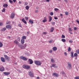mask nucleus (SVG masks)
<instances>
[{
  "mask_svg": "<svg viewBox=\"0 0 79 79\" xmlns=\"http://www.w3.org/2000/svg\"><path fill=\"white\" fill-rule=\"evenodd\" d=\"M15 14L14 13L12 12L11 14V18L13 19V18H15Z\"/></svg>",
  "mask_w": 79,
  "mask_h": 79,
  "instance_id": "obj_12",
  "label": "nucleus"
},
{
  "mask_svg": "<svg viewBox=\"0 0 79 79\" xmlns=\"http://www.w3.org/2000/svg\"><path fill=\"white\" fill-rule=\"evenodd\" d=\"M18 46L19 48H21V49H24L27 46V44H25L22 45L21 44H19L18 45Z\"/></svg>",
  "mask_w": 79,
  "mask_h": 79,
  "instance_id": "obj_1",
  "label": "nucleus"
},
{
  "mask_svg": "<svg viewBox=\"0 0 79 79\" xmlns=\"http://www.w3.org/2000/svg\"><path fill=\"white\" fill-rule=\"evenodd\" d=\"M40 79L39 77H37V79Z\"/></svg>",
  "mask_w": 79,
  "mask_h": 79,
  "instance_id": "obj_63",
  "label": "nucleus"
},
{
  "mask_svg": "<svg viewBox=\"0 0 79 79\" xmlns=\"http://www.w3.org/2000/svg\"><path fill=\"white\" fill-rule=\"evenodd\" d=\"M52 25H54V24H55V23L54 22H52Z\"/></svg>",
  "mask_w": 79,
  "mask_h": 79,
  "instance_id": "obj_56",
  "label": "nucleus"
},
{
  "mask_svg": "<svg viewBox=\"0 0 79 79\" xmlns=\"http://www.w3.org/2000/svg\"><path fill=\"white\" fill-rule=\"evenodd\" d=\"M43 34L44 35H45V34H47V33L46 32H44L43 33Z\"/></svg>",
  "mask_w": 79,
  "mask_h": 79,
  "instance_id": "obj_54",
  "label": "nucleus"
},
{
  "mask_svg": "<svg viewBox=\"0 0 79 79\" xmlns=\"http://www.w3.org/2000/svg\"><path fill=\"white\" fill-rule=\"evenodd\" d=\"M6 27L7 29H10L11 28V26L10 25H7L6 26Z\"/></svg>",
  "mask_w": 79,
  "mask_h": 79,
  "instance_id": "obj_11",
  "label": "nucleus"
},
{
  "mask_svg": "<svg viewBox=\"0 0 79 79\" xmlns=\"http://www.w3.org/2000/svg\"><path fill=\"white\" fill-rule=\"evenodd\" d=\"M5 12V8H3V9L2 10V12Z\"/></svg>",
  "mask_w": 79,
  "mask_h": 79,
  "instance_id": "obj_35",
  "label": "nucleus"
},
{
  "mask_svg": "<svg viewBox=\"0 0 79 79\" xmlns=\"http://www.w3.org/2000/svg\"><path fill=\"white\" fill-rule=\"evenodd\" d=\"M55 19H58V18L57 17H54Z\"/></svg>",
  "mask_w": 79,
  "mask_h": 79,
  "instance_id": "obj_53",
  "label": "nucleus"
},
{
  "mask_svg": "<svg viewBox=\"0 0 79 79\" xmlns=\"http://www.w3.org/2000/svg\"><path fill=\"white\" fill-rule=\"evenodd\" d=\"M3 47V44L1 42H0V48Z\"/></svg>",
  "mask_w": 79,
  "mask_h": 79,
  "instance_id": "obj_29",
  "label": "nucleus"
},
{
  "mask_svg": "<svg viewBox=\"0 0 79 79\" xmlns=\"http://www.w3.org/2000/svg\"><path fill=\"white\" fill-rule=\"evenodd\" d=\"M25 19L26 20V21H27V20H28V19H29V18H28V17H25Z\"/></svg>",
  "mask_w": 79,
  "mask_h": 79,
  "instance_id": "obj_42",
  "label": "nucleus"
},
{
  "mask_svg": "<svg viewBox=\"0 0 79 79\" xmlns=\"http://www.w3.org/2000/svg\"><path fill=\"white\" fill-rule=\"evenodd\" d=\"M52 52H53V51H52V50H49V53H52Z\"/></svg>",
  "mask_w": 79,
  "mask_h": 79,
  "instance_id": "obj_47",
  "label": "nucleus"
},
{
  "mask_svg": "<svg viewBox=\"0 0 79 79\" xmlns=\"http://www.w3.org/2000/svg\"><path fill=\"white\" fill-rule=\"evenodd\" d=\"M6 28L4 27L2 29V32H4L5 31H6Z\"/></svg>",
  "mask_w": 79,
  "mask_h": 79,
  "instance_id": "obj_20",
  "label": "nucleus"
},
{
  "mask_svg": "<svg viewBox=\"0 0 79 79\" xmlns=\"http://www.w3.org/2000/svg\"><path fill=\"white\" fill-rule=\"evenodd\" d=\"M71 48L70 47H69L68 49V50L69 52H70V51H71Z\"/></svg>",
  "mask_w": 79,
  "mask_h": 79,
  "instance_id": "obj_37",
  "label": "nucleus"
},
{
  "mask_svg": "<svg viewBox=\"0 0 79 79\" xmlns=\"http://www.w3.org/2000/svg\"><path fill=\"white\" fill-rule=\"evenodd\" d=\"M64 0V1L65 2H66V3L68 2V0Z\"/></svg>",
  "mask_w": 79,
  "mask_h": 79,
  "instance_id": "obj_60",
  "label": "nucleus"
},
{
  "mask_svg": "<svg viewBox=\"0 0 79 79\" xmlns=\"http://www.w3.org/2000/svg\"><path fill=\"white\" fill-rule=\"evenodd\" d=\"M39 7L38 6L36 7V9H37V10H38V9H39Z\"/></svg>",
  "mask_w": 79,
  "mask_h": 79,
  "instance_id": "obj_61",
  "label": "nucleus"
},
{
  "mask_svg": "<svg viewBox=\"0 0 79 79\" xmlns=\"http://www.w3.org/2000/svg\"><path fill=\"white\" fill-rule=\"evenodd\" d=\"M21 42V43L23 44L24 43V40L23 39H22Z\"/></svg>",
  "mask_w": 79,
  "mask_h": 79,
  "instance_id": "obj_22",
  "label": "nucleus"
},
{
  "mask_svg": "<svg viewBox=\"0 0 79 79\" xmlns=\"http://www.w3.org/2000/svg\"><path fill=\"white\" fill-rule=\"evenodd\" d=\"M46 0L47 2H50V0Z\"/></svg>",
  "mask_w": 79,
  "mask_h": 79,
  "instance_id": "obj_57",
  "label": "nucleus"
},
{
  "mask_svg": "<svg viewBox=\"0 0 79 79\" xmlns=\"http://www.w3.org/2000/svg\"><path fill=\"white\" fill-rule=\"evenodd\" d=\"M76 53H77V54H79V50H78L76 51Z\"/></svg>",
  "mask_w": 79,
  "mask_h": 79,
  "instance_id": "obj_44",
  "label": "nucleus"
},
{
  "mask_svg": "<svg viewBox=\"0 0 79 79\" xmlns=\"http://www.w3.org/2000/svg\"><path fill=\"white\" fill-rule=\"evenodd\" d=\"M52 42H53V40H50L49 41V42L51 44L52 43Z\"/></svg>",
  "mask_w": 79,
  "mask_h": 79,
  "instance_id": "obj_38",
  "label": "nucleus"
},
{
  "mask_svg": "<svg viewBox=\"0 0 79 79\" xmlns=\"http://www.w3.org/2000/svg\"><path fill=\"white\" fill-rule=\"evenodd\" d=\"M29 22L31 23V24H33L34 23V22L33 21L31 20H29Z\"/></svg>",
  "mask_w": 79,
  "mask_h": 79,
  "instance_id": "obj_25",
  "label": "nucleus"
},
{
  "mask_svg": "<svg viewBox=\"0 0 79 79\" xmlns=\"http://www.w3.org/2000/svg\"><path fill=\"white\" fill-rule=\"evenodd\" d=\"M23 67L24 69H30V66L28 65H23Z\"/></svg>",
  "mask_w": 79,
  "mask_h": 79,
  "instance_id": "obj_2",
  "label": "nucleus"
},
{
  "mask_svg": "<svg viewBox=\"0 0 79 79\" xmlns=\"http://www.w3.org/2000/svg\"><path fill=\"white\" fill-rule=\"evenodd\" d=\"M49 22H50V21H52V17L51 16H49Z\"/></svg>",
  "mask_w": 79,
  "mask_h": 79,
  "instance_id": "obj_19",
  "label": "nucleus"
},
{
  "mask_svg": "<svg viewBox=\"0 0 79 79\" xmlns=\"http://www.w3.org/2000/svg\"><path fill=\"white\" fill-rule=\"evenodd\" d=\"M69 43H73V40H69Z\"/></svg>",
  "mask_w": 79,
  "mask_h": 79,
  "instance_id": "obj_50",
  "label": "nucleus"
},
{
  "mask_svg": "<svg viewBox=\"0 0 79 79\" xmlns=\"http://www.w3.org/2000/svg\"><path fill=\"white\" fill-rule=\"evenodd\" d=\"M50 15L51 16H52V15H53V12H51L50 13Z\"/></svg>",
  "mask_w": 79,
  "mask_h": 79,
  "instance_id": "obj_49",
  "label": "nucleus"
},
{
  "mask_svg": "<svg viewBox=\"0 0 79 79\" xmlns=\"http://www.w3.org/2000/svg\"><path fill=\"white\" fill-rule=\"evenodd\" d=\"M74 52H71V56L72 58H73L74 57Z\"/></svg>",
  "mask_w": 79,
  "mask_h": 79,
  "instance_id": "obj_21",
  "label": "nucleus"
},
{
  "mask_svg": "<svg viewBox=\"0 0 79 79\" xmlns=\"http://www.w3.org/2000/svg\"><path fill=\"white\" fill-rule=\"evenodd\" d=\"M47 20L45 18H44V19L43 20V23H45V22H47Z\"/></svg>",
  "mask_w": 79,
  "mask_h": 79,
  "instance_id": "obj_24",
  "label": "nucleus"
},
{
  "mask_svg": "<svg viewBox=\"0 0 79 79\" xmlns=\"http://www.w3.org/2000/svg\"><path fill=\"white\" fill-rule=\"evenodd\" d=\"M61 73L62 74H65L64 72H62Z\"/></svg>",
  "mask_w": 79,
  "mask_h": 79,
  "instance_id": "obj_55",
  "label": "nucleus"
},
{
  "mask_svg": "<svg viewBox=\"0 0 79 79\" xmlns=\"http://www.w3.org/2000/svg\"><path fill=\"white\" fill-rule=\"evenodd\" d=\"M74 56H77V53H75L74 54Z\"/></svg>",
  "mask_w": 79,
  "mask_h": 79,
  "instance_id": "obj_43",
  "label": "nucleus"
},
{
  "mask_svg": "<svg viewBox=\"0 0 79 79\" xmlns=\"http://www.w3.org/2000/svg\"><path fill=\"white\" fill-rule=\"evenodd\" d=\"M61 41L63 42H66V40H65V39H62Z\"/></svg>",
  "mask_w": 79,
  "mask_h": 79,
  "instance_id": "obj_31",
  "label": "nucleus"
},
{
  "mask_svg": "<svg viewBox=\"0 0 79 79\" xmlns=\"http://www.w3.org/2000/svg\"><path fill=\"white\" fill-rule=\"evenodd\" d=\"M20 59H22V60L25 61L27 60V58H26L25 57H23V56H20Z\"/></svg>",
  "mask_w": 79,
  "mask_h": 79,
  "instance_id": "obj_6",
  "label": "nucleus"
},
{
  "mask_svg": "<svg viewBox=\"0 0 79 79\" xmlns=\"http://www.w3.org/2000/svg\"><path fill=\"white\" fill-rule=\"evenodd\" d=\"M3 7H5L6 8L8 6V4H5L3 5Z\"/></svg>",
  "mask_w": 79,
  "mask_h": 79,
  "instance_id": "obj_23",
  "label": "nucleus"
},
{
  "mask_svg": "<svg viewBox=\"0 0 79 79\" xmlns=\"http://www.w3.org/2000/svg\"><path fill=\"white\" fill-rule=\"evenodd\" d=\"M29 76H31V77H34V76L33 73L31 71L29 72Z\"/></svg>",
  "mask_w": 79,
  "mask_h": 79,
  "instance_id": "obj_8",
  "label": "nucleus"
},
{
  "mask_svg": "<svg viewBox=\"0 0 79 79\" xmlns=\"http://www.w3.org/2000/svg\"><path fill=\"white\" fill-rule=\"evenodd\" d=\"M68 65L69 67V70H70V69H71L72 68V65H71V63L69 62L68 63Z\"/></svg>",
  "mask_w": 79,
  "mask_h": 79,
  "instance_id": "obj_4",
  "label": "nucleus"
},
{
  "mask_svg": "<svg viewBox=\"0 0 79 79\" xmlns=\"http://www.w3.org/2000/svg\"><path fill=\"white\" fill-rule=\"evenodd\" d=\"M35 13H38V10H35Z\"/></svg>",
  "mask_w": 79,
  "mask_h": 79,
  "instance_id": "obj_62",
  "label": "nucleus"
},
{
  "mask_svg": "<svg viewBox=\"0 0 79 79\" xmlns=\"http://www.w3.org/2000/svg\"><path fill=\"white\" fill-rule=\"evenodd\" d=\"M73 29H74V30L75 31H76V30H77V28H76V27H74Z\"/></svg>",
  "mask_w": 79,
  "mask_h": 79,
  "instance_id": "obj_46",
  "label": "nucleus"
},
{
  "mask_svg": "<svg viewBox=\"0 0 79 79\" xmlns=\"http://www.w3.org/2000/svg\"><path fill=\"white\" fill-rule=\"evenodd\" d=\"M6 24H10V22L9 21H7L6 22Z\"/></svg>",
  "mask_w": 79,
  "mask_h": 79,
  "instance_id": "obj_40",
  "label": "nucleus"
},
{
  "mask_svg": "<svg viewBox=\"0 0 79 79\" xmlns=\"http://www.w3.org/2000/svg\"><path fill=\"white\" fill-rule=\"evenodd\" d=\"M54 10L55 11H58V10H59V9L57 8H55L54 9Z\"/></svg>",
  "mask_w": 79,
  "mask_h": 79,
  "instance_id": "obj_34",
  "label": "nucleus"
},
{
  "mask_svg": "<svg viewBox=\"0 0 79 79\" xmlns=\"http://www.w3.org/2000/svg\"><path fill=\"white\" fill-rule=\"evenodd\" d=\"M14 43L15 44H16V45H19V42H18V41L17 40H15L14 41Z\"/></svg>",
  "mask_w": 79,
  "mask_h": 79,
  "instance_id": "obj_18",
  "label": "nucleus"
},
{
  "mask_svg": "<svg viewBox=\"0 0 79 79\" xmlns=\"http://www.w3.org/2000/svg\"><path fill=\"white\" fill-rule=\"evenodd\" d=\"M75 79H79V76H77L75 78Z\"/></svg>",
  "mask_w": 79,
  "mask_h": 79,
  "instance_id": "obj_41",
  "label": "nucleus"
},
{
  "mask_svg": "<svg viewBox=\"0 0 79 79\" xmlns=\"http://www.w3.org/2000/svg\"><path fill=\"white\" fill-rule=\"evenodd\" d=\"M54 30V28L53 27H52L51 29V32H53Z\"/></svg>",
  "mask_w": 79,
  "mask_h": 79,
  "instance_id": "obj_28",
  "label": "nucleus"
},
{
  "mask_svg": "<svg viewBox=\"0 0 79 79\" xmlns=\"http://www.w3.org/2000/svg\"><path fill=\"white\" fill-rule=\"evenodd\" d=\"M69 32H72V31H73V30H72V29H71V28H69Z\"/></svg>",
  "mask_w": 79,
  "mask_h": 79,
  "instance_id": "obj_33",
  "label": "nucleus"
},
{
  "mask_svg": "<svg viewBox=\"0 0 79 79\" xmlns=\"http://www.w3.org/2000/svg\"><path fill=\"white\" fill-rule=\"evenodd\" d=\"M4 56L5 57V59L6 60H7V61H9V60H10V59L9 57L7 56V55H4Z\"/></svg>",
  "mask_w": 79,
  "mask_h": 79,
  "instance_id": "obj_5",
  "label": "nucleus"
},
{
  "mask_svg": "<svg viewBox=\"0 0 79 79\" xmlns=\"http://www.w3.org/2000/svg\"><path fill=\"white\" fill-rule=\"evenodd\" d=\"M61 37L62 38H65V36L64 35H62Z\"/></svg>",
  "mask_w": 79,
  "mask_h": 79,
  "instance_id": "obj_48",
  "label": "nucleus"
},
{
  "mask_svg": "<svg viewBox=\"0 0 79 79\" xmlns=\"http://www.w3.org/2000/svg\"><path fill=\"white\" fill-rule=\"evenodd\" d=\"M52 49L53 51H56V50H57V48H56V47H54L52 48Z\"/></svg>",
  "mask_w": 79,
  "mask_h": 79,
  "instance_id": "obj_17",
  "label": "nucleus"
},
{
  "mask_svg": "<svg viewBox=\"0 0 79 79\" xmlns=\"http://www.w3.org/2000/svg\"><path fill=\"white\" fill-rule=\"evenodd\" d=\"M65 15H68L69 14V12H65Z\"/></svg>",
  "mask_w": 79,
  "mask_h": 79,
  "instance_id": "obj_32",
  "label": "nucleus"
},
{
  "mask_svg": "<svg viewBox=\"0 0 79 79\" xmlns=\"http://www.w3.org/2000/svg\"><path fill=\"white\" fill-rule=\"evenodd\" d=\"M52 67H53V68H58V67L56 66V64H52Z\"/></svg>",
  "mask_w": 79,
  "mask_h": 79,
  "instance_id": "obj_14",
  "label": "nucleus"
},
{
  "mask_svg": "<svg viewBox=\"0 0 79 79\" xmlns=\"http://www.w3.org/2000/svg\"><path fill=\"white\" fill-rule=\"evenodd\" d=\"M28 61H29V62L30 63V64H32L33 63V61L31 59H29L28 60Z\"/></svg>",
  "mask_w": 79,
  "mask_h": 79,
  "instance_id": "obj_10",
  "label": "nucleus"
},
{
  "mask_svg": "<svg viewBox=\"0 0 79 79\" xmlns=\"http://www.w3.org/2000/svg\"><path fill=\"white\" fill-rule=\"evenodd\" d=\"M52 74L53 76H55V77H56L59 76V75L58 73H53Z\"/></svg>",
  "mask_w": 79,
  "mask_h": 79,
  "instance_id": "obj_7",
  "label": "nucleus"
},
{
  "mask_svg": "<svg viewBox=\"0 0 79 79\" xmlns=\"http://www.w3.org/2000/svg\"><path fill=\"white\" fill-rule=\"evenodd\" d=\"M76 22H77L78 23V24H79V20H76Z\"/></svg>",
  "mask_w": 79,
  "mask_h": 79,
  "instance_id": "obj_58",
  "label": "nucleus"
},
{
  "mask_svg": "<svg viewBox=\"0 0 79 79\" xmlns=\"http://www.w3.org/2000/svg\"><path fill=\"white\" fill-rule=\"evenodd\" d=\"M28 4V3H27V2H25V3H24V6H26V5H27Z\"/></svg>",
  "mask_w": 79,
  "mask_h": 79,
  "instance_id": "obj_36",
  "label": "nucleus"
},
{
  "mask_svg": "<svg viewBox=\"0 0 79 79\" xmlns=\"http://www.w3.org/2000/svg\"><path fill=\"white\" fill-rule=\"evenodd\" d=\"M0 71H1L2 72L5 71V68H4V67H3V66H2L0 67Z\"/></svg>",
  "mask_w": 79,
  "mask_h": 79,
  "instance_id": "obj_9",
  "label": "nucleus"
},
{
  "mask_svg": "<svg viewBox=\"0 0 79 79\" xmlns=\"http://www.w3.org/2000/svg\"><path fill=\"white\" fill-rule=\"evenodd\" d=\"M51 61L52 63H55V60L52 58L51 59Z\"/></svg>",
  "mask_w": 79,
  "mask_h": 79,
  "instance_id": "obj_26",
  "label": "nucleus"
},
{
  "mask_svg": "<svg viewBox=\"0 0 79 79\" xmlns=\"http://www.w3.org/2000/svg\"><path fill=\"white\" fill-rule=\"evenodd\" d=\"M1 60L4 63L5 62V58H4L3 57H1Z\"/></svg>",
  "mask_w": 79,
  "mask_h": 79,
  "instance_id": "obj_16",
  "label": "nucleus"
},
{
  "mask_svg": "<svg viewBox=\"0 0 79 79\" xmlns=\"http://www.w3.org/2000/svg\"><path fill=\"white\" fill-rule=\"evenodd\" d=\"M3 24L2 23H0V26H3Z\"/></svg>",
  "mask_w": 79,
  "mask_h": 79,
  "instance_id": "obj_52",
  "label": "nucleus"
},
{
  "mask_svg": "<svg viewBox=\"0 0 79 79\" xmlns=\"http://www.w3.org/2000/svg\"><path fill=\"white\" fill-rule=\"evenodd\" d=\"M35 63L36 64V65H38V66H40L42 64V63L40 61H35Z\"/></svg>",
  "mask_w": 79,
  "mask_h": 79,
  "instance_id": "obj_3",
  "label": "nucleus"
},
{
  "mask_svg": "<svg viewBox=\"0 0 79 79\" xmlns=\"http://www.w3.org/2000/svg\"><path fill=\"white\" fill-rule=\"evenodd\" d=\"M3 74L5 75H6V76H8V75H9L10 74V73L8 72H4Z\"/></svg>",
  "mask_w": 79,
  "mask_h": 79,
  "instance_id": "obj_13",
  "label": "nucleus"
},
{
  "mask_svg": "<svg viewBox=\"0 0 79 79\" xmlns=\"http://www.w3.org/2000/svg\"><path fill=\"white\" fill-rule=\"evenodd\" d=\"M18 26L20 27H22V26H21V25L20 24H19Z\"/></svg>",
  "mask_w": 79,
  "mask_h": 79,
  "instance_id": "obj_45",
  "label": "nucleus"
},
{
  "mask_svg": "<svg viewBox=\"0 0 79 79\" xmlns=\"http://www.w3.org/2000/svg\"><path fill=\"white\" fill-rule=\"evenodd\" d=\"M19 4H21V1H19Z\"/></svg>",
  "mask_w": 79,
  "mask_h": 79,
  "instance_id": "obj_64",
  "label": "nucleus"
},
{
  "mask_svg": "<svg viewBox=\"0 0 79 79\" xmlns=\"http://www.w3.org/2000/svg\"><path fill=\"white\" fill-rule=\"evenodd\" d=\"M25 8L26 9V10H28L29 8V6H26Z\"/></svg>",
  "mask_w": 79,
  "mask_h": 79,
  "instance_id": "obj_30",
  "label": "nucleus"
},
{
  "mask_svg": "<svg viewBox=\"0 0 79 79\" xmlns=\"http://www.w3.org/2000/svg\"><path fill=\"white\" fill-rule=\"evenodd\" d=\"M21 21L24 23L25 24H27V22L26 20H25V19H24V18L22 19Z\"/></svg>",
  "mask_w": 79,
  "mask_h": 79,
  "instance_id": "obj_15",
  "label": "nucleus"
},
{
  "mask_svg": "<svg viewBox=\"0 0 79 79\" xmlns=\"http://www.w3.org/2000/svg\"><path fill=\"white\" fill-rule=\"evenodd\" d=\"M64 55H65V56H67V53H66V52H64Z\"/></svg>",
  "mask_w": 79,
  "mask_h": 79,
  "instance_id": "obj_51",
  "label": "nucleus"
},
{
  "mask_svg": "<svg viewBox=\"0 0 79 79\" xmlns=\"http://www.w3.org/2000/svg\"><path fill=\"white\" fill-rule=\"evenodd\" d=\"M9 2L10 3H11V4L13 3V1H11V0H9Z\"/></svg>",
  "mask_w": 79,
  "mask_h": 79,
  "instance_id": "obj_39",
  "label": "nucleus"
},
{
  "mask_svg": "<svg viewBox=\"0 0 79 79\" xmlns=\"http://www.w3.org/2000/svg\"><path fill=\"white\" fill-rule=\"evenodd\" d=\"M22 39H26V36H23L22 37Z\"/></svg>",
  "mask_w": 79,
  "mask_h": 79,
  "instance_id": "obj_27",
  "label": "nucleus"
},
{
  "mask_svg": "<svg viewBox=\"0 0 79 79\" xmlns=\"http://www.w3.org/2000/svg\"><path fill=\"white\" fill-rule=\"evenodd\" d=\"M13 2H14V3H15L16 2V0H13Z\"/></svg>",
  "mask_w": 79,
  "mask_h": 79,
  "instance_id": "obj_59",
  "label": "nucleus"
}]
</instances>
